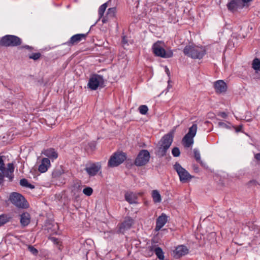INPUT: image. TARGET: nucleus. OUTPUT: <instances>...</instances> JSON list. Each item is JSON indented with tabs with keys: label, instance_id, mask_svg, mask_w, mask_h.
<instances>
[{
	"label": "nucleus",
	"instance_id": "nucleus-25",
	"mask_svg": "<svg viewBox=\"0 0 260 260\" xmlns=\"http://www.w3.org/2000/svg\"><path fill=\"white\" fill-rule=\"evenodd\" d=\"M168 149L169 148H168L167 147L164 146L160 145L158 148L156 154L159 157H162L166 155Z\"/></svg>",
	"mask_w": 260,
	"mask_h": 260
},
{
	"label": "nucleus",
	"instance_id": "nucleus-8",
	"mask_svg": "<svg viewBox=\"0 0 260 260\" xmlns=\"http://www.w3.org/2000/svg\"><path fill=\"white\" fill-rule=\"evenodd\" d=\"M104 80L102 76L94 75L89 79L88 86L91 90H96L98 87L104 86Z\"/></svg>",
	"mask_w": 260,
	"mask_h": 260
},
{
	"label": "nucleus",
	"instance_id": "nucleus-1",
	"mask_svg": "<svg viewBox=\"0 0 260 260\" xmlns=\"http://www.w3.org/2000/svg\"><path fill=\"white\" fill-rule=\"evenodd\" d=\"M4 157V156H0V185L4 183L5 177L9 178L10 181H12L14 177V166L13 164H8L6 168Z\"/></svg>",
	"mask_w": 260,
	"mask_h": 260
},
{
	"label": "nucleus",
	"instance_id": "nucleus-7",
	"mask_svg": "<svg viewBox=\"0 0 260 260\" xmlns=\"http://www.w3.org/2000/svg\"><path fill=\"white\" fill-rule=\"evenodd\" d=\"M150 153L147 150H141L135 160V165L137 166H143L148 163L150 159Z\"/></svg>",
	"mask_w": 260,
	"mask_h": 260
},
{
	"label": "nucleus",
	"instance_id": "nucleus-32",
	"mask_svg": "<svg viewBox=\"0 0 260 260\" xmlns=\"http://www.w3.org/2000/svg\"><path fill=\"white\" fill-rule=\"evenodd\" d=\"M196 162H198V163H199L202 167H203L204 168H206V164L201 160L200 153L198 152H197V151H196Z\"/></svg>",
	"mask_w": 260,
	"mask_h": 260
},
{
	"label": "nucleus",
	"instance_id": "nucleus-42",
	"mask_svg": "<svg viewBox=\"0 0 260 260\" xmlns=\"http://www.w3.org/2000/svg\"><path fill=\"white\" fill-rule=\"evenodd\" d=\"M50 240L54 242V243L58 244V239L54 237H51L50 238Z\"/></svg>",
	"mask_w": 260,
	"mask_h": 260
},
{
	"label": "nucleus",
	"instance_id": "nucleus-47",
	"mask_svg": "<svg viewBox=\"0 0 260 260\" xmlns=\"http://www.w3.org/2000/svg\"><path fill=\"white\" fill-rule=\"evenodd\" d=\"M194 126V124H192V125L189 128L188 130H189V131L193 130Z\"/></svg>",
	"mask_w": 260,
	"mask_h": 260
},
{
	"label": "nucleus",
	"instance_id": "nucleus-24",
	"mask_svg": "<svg viewBox=\"0 0 260 260\" xmlns=\"http://www.w3.org/2000/svg\"><path fill=\"white\" fill-rule=\"evenodd\" d=\"M206 49L203 46H196V58L201 59L206 54Z\"/></svg>",
	"mask_w": 260,
	"mask_h": 260
},
{
	"label": "nucleus",
	"instance_id": "nucleus-34",
	"mask_svg": "<svg viewBox=\"0 0 260 260\" xmlns=\"http://www.w3.org/2000/svg\"><path fill=\"white\" fill-rule=\"evenodd\" d=\"M83 192L87 196H90L93 192V189L90 187H86L83 190Z\"/></svg>",
	"mask_w": 260,
	"mask_h": 260
},
{
	"label": "nucleus",
	"instance_id": "nucleus-14",
	"mask_svg": "<svg viewBox=\"0 0 260 260\" xmlns=\"http://www.w3.org/2000/svg\"><path fill=\"white\" fill-rule=\"evenodd\" d=\"M187 253V248L184 246L180 245L177 247L175 250L173 251V255L174 257L178 258Z\"/></svg>",
	"mask_w": 260,
	"mask_h": 260
},
{
	"label": "nucleus",
	"instance_id": "nucleus-22",
	"mask_svg": "<svg viewBox=\"0 0 260 260\" xmlns=\"http://www.w3.org/2000/svg\"><path fill=\"white\" fill-rule=\"evenodd\" d=\"M116 13V8H111L108 9L106 15L104 16L102 19V22L105 23L107 22L109 19L113 18L115 17Z\"/></svg>",
	"mask_w": 260,
	"mask_h": 260
},
{
	"label": "nucleus",
	"instance_id": "nucleus-44",
	"mask_svg": "<svg viewBox=\"0 0 260 260\" xmlns=\"http://www.w3.org/2000/svg\"><path fill=\"white\" fill-rule=\"evenodd\" d=\"M26 187L29 188H34V186L30 183H28V185Z\"/></svg>",
	"mask_w": 260,
	"mask_h": 260
},
{
	"label": "nucleus",
	"instance_id": "nucleus-28",
	"mask_svg": "<svg viewBox=\"0 0 260 260\" xmlns=\"http://www.w3.org/2000/svg\"><path fill=\"white\" fill-rule=\"evenodd\" d=\"M10 219L11 217L7 215H0V226L9 222Z\"/></svg>",
	"mask_w": 260,
	"mask_h": 260
},
{
	"label": "nucleus",
	"instance_id": "nucleus-21",
	"mask_svg": "<svg viewBox=\"0 0 260 260\" xmlns=\"http://www.w3.org/2000/svg\"><path fill=\"white\" fill-rule=\"evenodd\" d=\"M125 200L129 204L137 203L138 196L133 192H126L124 195Z\"/></svg>",
	"mask_w": 260,
	"mask_h": 260
},
{
	"label": "nucleus",
	"instance_id": "nucleus-26",
	"mask_svg": "<svg viewBox=\"0 0 260 260\" xmlns=\"http://www.w3.org/2000/svg\"><path fill=\"white\" fill-rule=\"evenodd\" d=\"M154 251L157 257L160 260H164V253L162 251V249L159 247H155L154 249Z\"/></svg>",
	"mask_w": 260,
	"mask_h": 260
},
{
	"label": "nucleus",
	"instance_id": "nucleus-9",
	"mask_svg": "<svg viewBox=\"0 0 260 260\" xmlns=\"http://www.w3.org/2000/svg\"><path fill=\"white\" fill-rule=\"evenodd\" d=\"M228 10L231 12H235L239 9L244 8L243 5L240 0H230L226 5Z\"/></svg>",
	"mask_w": 260,
	"mask_h": 260
},
{
	"label": "nucleus",
	"instance_id": "nucleus-23",
	"mask_svg": "<svg viewBox=\"0 0 260 260\" xmlns=\"http://www.w3.org/2000/svg\"><path fill=\"white\" fill-rule=\"evenodd\" d=\"M42 153L46 156L48 157V158H50L51 159H55L58 157L57 152L53 148L44 150Z\"/></svg>",
	"mask_w": 260,
	"mask_h": 260
},
{
	"label": "nucleus",
	"instance_id": "nucleus-35",
	"mask_svg": "<svg viewBox=\"0 0 260 260\" xmlns=\"http://www.w3.org/2000/svg\"><path fill=\"white\" fill-rule=\"evenodd\" d=\"M172 153L174 157L179 156L180 155V151L179 149L177 147L173 148L172 150Z\"/></svg>",
	"mask_w": 260,
	"mask_h": 260
},
{
	"label": "nucleus",
	"instance_id": "nucleus-40",
	"mask_svg": "<svg viewBox=\"0 0 260 260\" xmlns=\"http://www.w3.org/2000/svg\"><path fill=\"white\" fill-rule=\"evenodd\" d=\"M122 43L124 47L125 46V45H127V41L125 37L122 38Z\"/></svg>",
	"mask_w": 260,
	"mask_h": 260
},
{
	"label": "nucleus",
	"instance_id": "nucleus-17",
	"mask_svg": "<svg viewBox=\"0 0 260 260\" xmlns=\"http://www.w3.org/2000/svg\"><path fill=\"white\" fill-rule=\"evenodd\" d=\"M86 37V34H79L75 35L70 38V40L69 41L68 44L72 45L77 44L82 40H85Z\"/></svg>",
	"mask_w": 260,
	"mask_h": 260
},
{
	"label": "nucleus",
	"instance_id": "nucleus-41",
	"mask_svg": "<svg viewBox=\"0 0 260 260\" xmlns=\"http://www.w3.org/2000/svg\"><path fill=\"white\" fill-rule=\"evenodd\" d=\"M242 4L243 5V7H244L248 3L252 1V0H240Z\"/></svg>",
	"mask_w": 260,
	"mask_h": 260
},
{
	"label": "nucleus",
	"instance_id": "nucleus-5",
	"mask_svg": "<svg viewBox=\"0 0 260 260\" xmlns=\"http://www.w3.org/2000/svg\"><path fill=\"white\" fill-rule=\"evenodd\" d=\"M174 169L177 172L180 181L181 182L185 183L190 181L193 176L191 175L179 163L176 162L173 166Z\"/></svg>",
	"mask_w": 260,
	"mask_h": 260
},
{
	"label": "nucleus",
	"instance_id": "nucleus-6",
	"mask_svg": "<svg viewBox=\"0 0 260 260\" xmlns=\"http://www.w3.org/2000/svg\"><path fill=\"white\" fill-rule=\"evenodd\" d=\"M126 158V155L122 152H115L111 156L108 161V166L111 167L118 166L122 164Z\"/></svg>",
	"mask_w": 260,
	"mask_h": 260
},
{
	"label": "nucleus",
	"instance_id": "nucleus-30",
	"mask_svg": "<svg viewBox=\"0 0 260 260\" xmlns=\"http://www.w3.org/2000/svg\"><path fill=\"white\" fill-rule=\"evenodd\" d=\"M252 67L254 70H259L260 69V59L257 58H254L252 61Z\"/></svg>",
	"mask_w": 260,
	"mask_h": 260
},
{
	"label": "nucleus",
	"instance_id": "nucleus-18",
	"mask_svg": "<svg viewBox=\"0 0 260 260\" xmlns=\"http://www.w3.org/2000/svg\"><path fill=\"white\" fill-rule=\"evenodd\" d=\"M50 161L48 158H43L39 165L38 170L41 173L46 172L50 167Z\"/></svg>",
	"mask_w": 260,
	"mask_h": 260
},
{
	"label": "nucleus",
	"instance_id": "nucleus-31",
	"mask_svg": "<svg viewBox=\"0 0 260 260\" xmlns=\"http://www.w3.org/2000/svg\"><path fill=\"white\" fill-rule=\"evenodd\" d=\"M218 125L221 128H227L231 129L233 127V125L231 123L226 121V122H219Z\"/></svg>",
	"mask_w": 260,
	"mask_h": 260
},
{
	"label": "nucleus",
	"instance_id": "nucleus-11",
	"mask_svg": "<svg viewBox=\"0 0 260 260\" xmlns=\"http://www.w3.org/2000/svg\"><path fill=\"white\" fill-rule=\"evenodd\" d=\"M214 87L217 93L225 92L227 90L226 84L221 80L215 82L214 83Z\"/></svg>",
	"mask_w": 260,
	"mask_h": 260
},
{
	"label": "nucleus",
	"instance_id": "nucleus-46",
	"mask_svg": "<svg viewBox=\"0 0 260 260\" xmlns=\"http://www.w3.org/2000/svg\"><path fill=\"white\" fill-rule=\"evenodd\" d=\"M239 126H240V127H239V128H236V127H234V128H235V130H236V131L241 130V129L242 128V125H240Z\"/></svg>",
	"mask_w": 260,
	"mask_h": 260
},
{
	"label": "nucleus",
	"instance_id": "nucleus-20",
	"mask_svg": "<svg viewBox=\"0 0 260 260\" xmlns=\"http://www.w3.org/2000/svg\"><path fill=\"white\" fill-rule=\"evenodd\" d=\"M173 142V135L170 133L165 135L161 140V145L169 148Z\"/></svg>",
	"mask_w": 260,
	"mask_h": 260
},
{
	"label": "nucleus",
	"instance_id": "nucleus-37",
	"mask_svg": "<svg viewBox=\"0 0 260 260\" xmlns=\"http://www.w3.org/2000/svg\"><path fill=\"white\" fill-rule=\"evenodd\" d=\"M29 251L34 255H37L38 253V251L37 249L34 247L32 246L29 245L28 246Z\"/></svg>",
	"mask_w": 260,
	"mask_h": 260
},
{
	"label": "nucleus",
	"instance_id": "nucleus-27",
	"mask_svg": "<svg viewBox=\"0 0 260 260\" xmlns=\"http://www.w3.org/2000/svg\"><path fill=\"white\" fill-rule=\"evenodd\" d=\"M152 197L153 201L155 203H159L161 201V196L159 192L156 190H154L152 192Z\"/></svg>",
	"mask_w": 260,
	"mask_h": 260
},
{
	"label": "nucleus",
	"instance_id": "nucleus-10",
	"mask_svg": "<svg viewBox=\"0 0 260 260\" xmlns=\"http://www.w3.org/2000/svg\"><path fill=\"white\" fill-rule=\"evenodd\" d=\"M134 224V220L130 217L125 218L123 222L119 224V232L123 234L124 232L129 229Z\"/></svg>",
	"mask_w": 260,
	"mask_h": 260
},
{
	"label": "nucleus",
	"instance_id": "nucleus-39",
	"mask_svg": "<svg viewBox=\"0 0 260 260\" xmlns=\"http://www.w3.org/2000/svg\"><path fill=\"white\" fill-rule=\"evenodd\" d=\"M217 115L223 118H226L228 116L226 113L224 112H220L217 113Z\"/></svg>",
	"mask_w": 260,
	"mask_h": 260
},
{
	"label": "nucleus",
	"instance_id": "nucleus-19",
	"mask_svg": "<svg viewBox=\"0 0 260 260\" xmlns=\"http://www.w3.org/2000/svg\"><path fill=\"white\" fill-rule=\"evenodd\" d=\"M20 222L22 226L25 227L28 225L30 222V215L27 212H25L20 215Z\"/></svg>",
	"mask_w": 260,
	"mask_h": 260
},
{
	"label": "nucleus",
	"instance_id": "nucleus-12",
	"mask_svg": "<svg viewBox=\"0 0 260 260\" xmlns=\"http://www.w3.org/2000/svg\"><path fill=\"white\" fill-rule=\"evenodd\" d=\"M195 135V131H189L182 140V143L185 147H189L193 143V137Z\"/></svg>",
	"mask_w": 260,
	"mask_h": 260
},
{
	"label": "nucleus",
	"instance_id": "nucleus-16",
	"mask_svg": "<svg viewBox=\"0 0 260 260\" xmlns=\"http://www.w3.org/2000/svg\"><path fill=\"white\" fill-rule=\"evenodd\" d=\"M101 169V165L99 164H92L86 167L85 170L90 176L95 175Z\"/></svg>",
	"mask_w": 260,
	"mask_h": 260
},
{
	"label": "nucleus",
	"instance_id": "nucleus-3",
	"mask_svg": "<svg viewBox=\"0 0 260 260\" xmlns=\"http://www.w3.org/2000/svg\"><path fill=\"white\" fill-rule=\"evenodd\" d=\"M9 200L16 207L21 209H26L28 207V204L24 197L20 193L13 192L9 197Z\"/></svg>",
	"mask_w": 260,
	"mask_h": 260
},
{
	"label": "nucleus",
	"instance_id": "nucleus-48",
	"mask_svg": "<svg viewBox=\"0 0 260 260\" xmlns=\"http://www.w3.org/2000/svg\"><path fill=\"white\" fill-rule=\"evenodd\" d=\"M166 72H167V73L168 74V75H169V71L168 68H166Z\"/></svg>",
	"mask_w": 260,
	"mask_h": 260
},
{
	"label": "nucleus",
	"instance_id": "nucleus-36",
	"mask_svg": "<svg viewBox=\"0 0 260 260\" xmlns=\"http://www.w3.org/2000/svg\"><path fill=\"white\" fill-rule=\"evenodd\" d=\"M41 56L40 53H33L29 56L30 59H32L35 60L38 59Z\"/></svg>",
	"mask_w": 260,
	"mask_h": 260
},
{
	"label": "nucleus",
	"instance_id": "nucleus-45",
	"mask_svg": "<svg viewBox=\"0 0 260 260\" xmlns=\"http://www.w3.org/2000/svg\"><path fill=\"white\" fill-rule=\"evenodd\" d=\"M2 139L4 141H6L9 140L8 138H6L5 136H4L2 138Z\"/></svg>",
	"mask_w": 260,
	"mask_h": 260
},
{
	"label": "nucleus",
	"instance_id": "nucleus-15",
	"mask_svg": "<svg viewBox=\"0 0 260 260\" xmlns=\"http://www.w3.org/2000/svg\"><path fill=\"white\" fill-rule=\"evenodd\" d=\"M185 55L191 58H195V46L193 43L186 45L183 50Z\"/></svg>",
	"mask_w": 260,
	"mask_h": 260
},
{
	"label": "nucleus",
	"instance_id": "nucleus-13",
	"mask_svg": "<svg viewBox=\"0 0 260 260\" xmlns=\"http://www.w3.org/2000/svg\"><path fill=\"white\" fill-rule=\"evenodd\" d=\"M167 216L165 214L162 213L156 219L155 230L156 231H159L167 223Z\"/></svg>",
	"mask_w": 260,
	"mask_h": 260
},
{
	"label": "nucleus",
	"instance_id": "nucleus-2",
	"mask_svg": "<svg viewBox=\"0 0 260 260\" xmlns=\"http://www.w3.org/2000/svg\"><path fill=\"white\" fill-rule=\"evenodd\" d=\"M165 44L162 41H157L152 46L153 53L156 56L168 58L173 56V53L172 50L166 51L164 49Z\"/></svg>",
	"mask_w": 260,
	"mask_h": 260
},
{
	"label": "nucleus",
	"instance_id": "nucleus-38",
	"mask_svg": "<svg viewBox=\"0 0 260 260\" xmlns=\"http://www.w3.org/2000/svg\"><path fill=\"white\" fill-rule=\"evenodd\" d=\"M28 183V181L26 179H22L20 181V184L22 186L27 187Z\"/></svg>",
	"mask_w": 260,
	"mask_h": 260
},
{
	"label": "nucleus",
	"instance_id": "nucleus-33",
	"mask_svg": "<svg viewBox=\"0 0 260 260\" xmlns=\"http://www.w3.org/2000/svg\"><path fill=\"white\" fill-rule=\"evenodd\" d=\"M139 112L141 114L145 115L148 110V107L146 105H141L139 108Z\"/></svg>",
	"mask_w": 260,
	"mask_h": 260
},
{
	"label": "nucleus",
	"instance_id": "nucleus-4",
	"mask_svg": "<svg viewBox=\"0 0 260 260\" xmlns=\"http://www.w3.org/2000/svg\"><path fill=\"white\" fill-rule=\"evenodd\" d=\"M21 39L14 35H6L1 39L0 45L6 47H15L21 45Z\"/></svg>",
	"mask_w": 260,
	"mask_h": 260
},
{
	"label": "nucleus",
	"instance_id": "nucleus-43",
	"mask_svg": "<svg viewBox=\"0 0 260 260\" xmlns=\"http://www.w3.org/2000/svg\"><path fill=\"white\" fill-rule=\"evenodd\" d=\"M22 48H26V49H30V50L32 49V47L29 46L28 45H25V46H22Z\"/></svg>",
	"mask_w": 260,
	"mask_h": 260
},
{
	"label": "nucleus",
	"instance_id": "nucleus-29",
	"mask_svg": "<svg viewBox=\"0 0 260 260\" xmlns=\"http://www.w3.org/2000/svg\"><path fill=\"white\" fill-rule=\"evenodd\" d=\"M107 7V3H105V4H103L100 7L98 11L100 18H102V17H103L104 14Z\"/></svg>",
	"mask_w": 260,
	"mask_h": 260
}]
</instances>
